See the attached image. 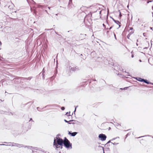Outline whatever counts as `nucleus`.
<instances>
[{
    "instance_id": "nucleus-1",
    "label": "nucleus",
    "mask_w": 153,
    "mask_h": 153,
    "mask_svg": "<svg viewBox=\"0 0 153 153\" xmlns=\"http://www.w3.org/2000/svg\"><path fill=\"white\" fill-rule=\"evenodd\" d=\"M57 140H54L53 143V146L55 149L56 150H58V149L59 148H61V149L62 148L63 144H64V142L62 138H58Z\"/></svg>"
},
{
    "instance_id": "nucleus-2",
    "label": "nucleus",
    "mask_w": 153,
    "mask_h": 153,
    "mask_svg": "<svg viewBox=\"0 0 153 153\" xmlns=\"http://www.w3.org/2000/svg\"><path fill=\"white\" fill-rule=\"evenodd\" d=\"M64 146L67 148H69L70 147L72 149V144L68 140L66 137L64 138Z\"/></svg>"
},
{
    "instance_id": "nucleus-3",
    "label": "nucleus",
    "mask_w": 153,
    "mask_h": 153,
    "mask_svg": "<svg viewBox=\"0 0 153 153\" xmlns=\"http://www.w3.org/2000/svg\"><path fill=\"white\" fill-rule=\"evenodd\" d=\"M135 79L136 80L139 81L141 82H143L146 84H151L153 85V83L149 82L147 80L142 79L140 77H137L136 78H135Z\"/></svg>"
},
{
    "instance_id": "nucleus-4",
    "label": "nucleus",
    "mask_w": 153,
    "mask_h": 153,
    "mask_svg": "<svg viewBox=\"0 0 153 153\" xmlns=\"http://www.w3.org/2000/svg\"><path fill=\"white\" fill-rule=\"evenodd\" d=\"M99 138L102 141H104L105 140L106 136L105 134H100L99 135Z\"/></svg>"
},
{
    "instance_id": "nucleus-5",
    "label": "nucleus",
    "mask_w": 153,
    "mask_h": 153,
    "mask_svg": "<svg viewBox=\"0 0 153 153\" xmlns=\"http://www.w3.org/2000/svg\"><path fill=\"white\" fill-rule=\"evenodd\" d=\"M13 146H16L19 148L24 147V146L22 144H19L14 143H13Z\"/></svg>"
},
{
    "instance_id": "nucleus-6",
    "label": "nucleus",
    "mask_w": 153,
    "mask_h": 153,
    "mask_svg": "<svg viewBox=\"0 0 153 153\" xmlns=\"http://www.w3.org/2000/svg\"><path fill=\"white\" fill-rule=\"evenodd\" d=\"M3 143H8V145H5L4 144H0V145H3V146H13V143L12 142H4Z\"/></svg>"
},
{
    "instance_id": "nucleus-7",
    "label": "nucleus",
    "mask_w": 153,
    "mask_h": 153,
    "mask_svg": "<svg viewBox=\"0 0 153 153\" xmlns=\"http://www.w3.org/2000/svg\"><path fill=\"white\" fill-rule=\"evenodd\" d=\"M70 70L71 71H76L78 70H79V68L78 67L76 66L75 67H71L70 68Z\"/></svg>"
},
{
    "instance_id": "nucleus-8",
    "label": "nucleus",
    "mask_w": 153,
    "mask_h": 153,
    "mask_svg": "<svg viewBox=\"0 0 153 153\" xmlns=\"http://www.w3.org/2000/svg\"><path fill=\"white\" fill-rule=\"evenodd\" d=\"M32 78V77H29L28 78H24L23 77H20L19 78L21 80H22L24 81L27 80H30Z\"/></svg>"
},
{
    "instance_id": "nucleus-9",
    "label": "nucleus",
    "mask_w": 153,
    "mask_h": 153,
    "mask_svg": "<svg viewBox=\"0 0 153 153\" xmlns=\"http://www.w3.org/2000/svg\"><path fill=\"white\" fill-rule=\"evenodd\" d=\"M77 134L76 132H74L73 133H71L70 132H69L68 134H70L72 136H75Z\"/></svg>"
},
{
    "instance_id": "nucleus-10",
    "label": "nucleus",
    "mask_w": 153,
    "mask_h": 153,
    "mask_svg": "<svg viewBox=\"0 0 153 153\" xmlns=\"http://www.w3.org/2000/svg\"><path fill=\"white\" fill-rule=\"evenodd\" d=\"M23 147H24L25 148H27L28 149H36V147H33L32 146H24Z\"/></svg>"
},
{
    "instance_id": "nucleus-11",
    "label": "nucleus",
    "mask_w": 153,
    "mask_h": 153,
    "mask_svg": "<svg viewBox=\"0 0 153 153\" xmlns=\"http://www.w3.org/2000/svg\"><path fill=\"white\" fill-rule=\"evenodd\" d=\"M91 55L93 57H95V56H96L95 52V51L92 52L91 53Z\"/></svg>"
},
{
    "instance_id": "nucleus-12",
    "label": "nucleus",
    "mask_w": 153,
    "mask_h": 153,
    "mask_svg": "<svg viewBox=\"0 0 153 153\" xmlns=\"http://www.w3.org/2000/svg\"><path fill=\"white\" fill-rule=\"evenodd\" d=\"M112 19L113 21L117 24L119 25L120 24V23L119 21L115 20L112 18Z\"/></svg>"
},
{
    "instance_id": "nucleus-13",
    "label": "nucleus",
    "mask_w": 153,
    "mask_h": 153,
    "mask_svg": "<svg viewBox=\"0 0 153 153\" xmlns=\"http://www.w3.org/2000/svg\"><path fill=\"white\" fill-rule=\"evenodd\" d=\"M60 135V134H57L56 135V137L54 139V140H57V139L56 138L57 137L58 138H59V136Z\"/></svg>"
},
{
    "instance_id": "nucleus-14",
    "label": "nucleus",
    "mask_w": 153,
    "mask_h": 153,
    "mask_svg": "<svg viewBox=\"0 0 153 153\" xmlns=\"http://www.w3.org/2000/svg\"><path fill=\"white\" fill-rule=\"evenodd\" d=\"M64 121L66 122V123H68L69 122H71V121H74L75 120H70L69 121H67V120H66L65 119L64 120Z\"/></svg>"
},
{
    "instance_id": "nucleus-15",
    "label": "nucleus",
    "mask_w": 153,
    "mask_h": 153,
    "mask_svg": "<svg viewBox=\"0 0 153 153\" xmlns=\"http://www.w3.org/2000/svg\"><path fill=\"white\" fill-rule=\"evenodd\" d=\"M13 4H11V5L9 6L8 7V8L9 9H11L12 8H13Z\"/></svg>"
},
{
    "instance_id": "nucleus-16",
    "label": "nucleus",
    "mask_w": 153,
    "mask_h": 153,
    "mask_svg": "<svg viewBox=\"0 0 153 153\" xmlns=\"http://www.w3.org/2000/svg\"><path fill=\"white\" fill-rule=\"evenodd\" d=\"M70 113V111L69 112H67L66 113L65 115H66L67 116H70L71 115L69 114Z\"/></svg>"
},
{
    "instance_id": "nucleus-17",
    "label": "nucleus",
    "mask_w": 153,
    "mask_h": 153,
    "mask_svg": "<svg viewBox=\"0 0 153 153\" xmlns=\"http://www.w3.org/2000/svg\"><path fill=\"white\" fill-rule=\"evenodd\" d=\"M43 6L41 5H38L37 7L38 8H42Z\"/></svg>"
},
{
    "instance_id": "nucleus-18",
    "label": "nucleus",
    "mask_w": 153,
    "mask_h": 153,
    "mask_svg": "<svg viewBox=\"0 0 153 153\" xmlns=\"http://www.w3.org/2000/svg\"><path fill=\"white\" fill-rule=\"evenodd\" d=\"M134 30H133V31H131V32H130L129 34H130V35H131L133 33H134Z\"/></svg>"
},
{
    "instance_id": "nucleus-19",
    "label": "nucleus",
    "mask_w": 153,
    "mask_h": 153,
    "mask_svg": "<svg viewBox=\"0 0 153 153\" xmlns=\"http://www.w3.org/2000/svg\"><path fill=\"white\" fill-rule=\"evenodd\" d=\"M133 51H131V57L132 58H133L134 57V54H133Z\"/></svg>"
},
{
    "instance_id": "nucleus-20",
    "label": "nucleus",
    "mask_w": 153,
    "mask_h": 153,
    "mask_svg": "<svg viewBox=\"0 0 153 153\" xmlns=\"http://www.w3.org/2000/svg\"><path fill=\"white\" fill-rule=\"evenodd\" d=\"M131 35H130V34H128L127 36V37L128 38V39H130V37L131 36Z\"/></svg>"
},
{
    "instance_id": "nucleus-21",
    "label": "nucleus",
    "mask_w": 153,
    "mask_h": 153,
    "mask_svg": "<svg viewBox=\"0 0 153 153\" xmlns=\"http://www.w3.org/2000/svg\"><path fill=\"white\" fill-rule=\"evenodd\" d=\"M128 88V87H125L124 88H121L120 89H121L126 90V89H127Z\"/></svg>"
},
{
    "instance_id": "nucleus-22",
    "label": "nucleus",
    "mask_w": 153,
    "mask_h": 153,
    "mask_svg": "<svg viewBox=\"0 0 153 153\" xmlns=\"http://www.w3.org/2000/svg\"><path fill=\"white\" fill-rule=\"evenodd\" d=\"M111 143L114 145H116L118 144V143H113L111 142Z\"/></svg>"
},
{
    "instance_id": "nucleus-23",
    "label": "nucleus",
    "mask_w": 153,
    "mask_h": 153,
    "mask_svg": "<svg viewBox=\"0 0 153 153\" xmlns=\"http://www.w3.org/2000/svg\"><path fill=\"white\" fill-rule=\"evenodd\" d=\"M61 109L62 110H64L65 109V108L64 107H61Z\"/></svg>"
},
{
    "instance_id": "nucleus-24",
    "label": "nucleus",
    "mask_w": 153,
    "mask_h": 153,
    "mask_svg": "<svg viewBox=\"0 0 153 153\" xmlns=\"http://www.w3.org/2000/svg\"><path fill=\"white\" fill-rule=\"evenodd\" d=\"M130 133H128L126 135V137H127L128 136V135H130Z\"/></svg>"
},
{
    "instance_id": "nucleus-25",
    "label": "nucleus",
    "mask_w": 153,
    "mask_h": 153,
    "mask_svg": "<svg viewBox=\"0 0 153 153\" xmlns=\"http://www.w3.org/2000/svg\"><path fill=\"white\" fill-rule=\"evenodd\" d=\"M153 1L152 0H151V1H148L147 2V3L148 4L149 3V2H152Z\"/></svg>"
},
{
    "instance_id": "nucleus-26",
    "label": "nucleus",
    "mask_w": 153,
    "mask_h": 153,
    "mask_svg": "<svg viewBox=\"0 0 153 153\" xmlns=\"http://www.w3.org/2000/svg\"><path fill=\"white\" fill-rule=\"evenodd\" d=\"M133 30V28L132 27H130V28L129 29V30Z\"/></svg>"
},
{
    "instance_id": "nucleus-27",
    "label": "nucleus",
    "mask_w": 153,
    "mask_h": 153,
    "mask_svg": "<svg viewBox=\"0 0 153 153\" xmlns=\"http://www.w3.org/2000/svg\"><path fill=\"white\" fill-rule=\"evenodd\" d=\"M111 140H109V141H108V142L107 143H106V144H108V143H110V142H111Z\"/></svg>"
},
{
    "instance_id": "nucleus-28",
    "label": "nucleus",
    "mask_w": 153,
    "mask_h": 153,
    "mask_svg": "<svg viewBox=\"0 0 153 153\" xmlns=\"http://www.w3.org/2000/svg\"><path fill=\"white\" fill-rule=\"evenodd\" d=\"M114 36L115 38V39H116V35H115V33H114Z\"/></svg>"
},
{
    "instance_id": "nucleus-29",
    "label": "nucleus",
    "mask_w": 153,
    "mask_h": 153,
    "mask_svg": "<svg viewBox=\"0 0 153 153\" xmlns=\"http://www.w3.org/2000/svg\"><path fill=\"white\" fill-rule=\"evenodd\" d=\"M76 107H75V110H74V113H75V112L76 110Z\"/></svg>"
},
{
    "instance_id": "nucleus-30",
    "label": "nucleus",
    "mask_w": 153,
    "mask_h": 153,
    "mask_svg": "<svg viewBox=\"0 0 153 153\" xmlns=\"http://www.w3.org/2000/svg\"><path fill=\"white\" fill-rule=\"evenodd\" d=\"M69 124H71V123H73V124H74V123H71L70 122H69L68 123Z\"/></svg>"
},
{
    "instance_id": "nucleus-31",
    "label": "nucleus",
    "mask_w": 153,
    "mask_h": 153,
    "mask_svg": "<svg viewBox=\"0 0 153 153\" xmlns=\"http://www.w3.org/2000/svg\"><path fill=\"white\" fill-rule=\"evenodd\" d=\"M32 120V118H30V120H29V121H30V120Z\"/></svg>"
},
{
    "instance_id": "nucleus-32",
    "label": "nucleus",
    "mask_w": 153,
    "mask_h": 153,
    "mask_svg": "<svg viewBox=\"0 0 153 153\" xmlns=\"http://www.w3.org/2000/svg\"><path fill=\"white\" fill-rule=\"evenodd\" d=\"M115 139V138H113V139H112V140H114Z\"/></svg>"
},
{
    "instance_id": "nucleus-33",
    "label": "nucleus",
    "mask_w": 153,
    "mask_h": 153,
    "mask_svg": "<svg viewBox=\"0 0 153 153\" xmlns=\"http://www.w3.org/2000/svg\"><path fill=\"white\" fill-rule=\"evenodd\" d=\"M112 27H110V28H109V30H110L111 29V28H112Z\"/></svg>"
},
{
    "instance_id": "nucleus-34",
    "label": "nucleus",
    "mask_w": 153,
    "mask_h": 153,
    "mask_svg": "<svg viewBox=\"0 0 153 153\" xmlns=\"http://www.w3.org/2000/svg\"><path fill=\"white\" fill-rule=\"evenodd\" d=\"M101 11H100V14H101Z\"/></svg>"
},
{
    "instance_id": "nucleus-35",
    "label": "nucleus",
    "mask_w": 153,
    "mask_h": 153,
    "mask_svg": "<svg viewBox=\"0 0 153 153\" xmlns=\"http://www.w3.org/2000/svg\"><path fill=\"white\" fill-rule=\"evenodd\" d=\"M34 13H36V11L35 10H34Z\"/></svg>"
},
{
    "instance_id": "nucleus-36",
    "label": "nucleus",
    "mask_w": 153,
    "mask_h": 153,
    "mask_svg": "<svg viewBox=\"0 0 153 153\" xmlns=\"http://www.w3.org/2000/svg\"><path fill=\"white\" fill-rule=\"evenodd\" d=\"M139 61L140 62H141V60L140 59V60H139Z\"/></svg>"
},
{
    "instance_id": "nucleus-37",
    "label": "nucleus",
    "mask_w": 153,
    "mask_h": 153,
    "mask_svg": "<svg viewBox=\"0 0 153 153\" xmlns=\"http://www.w3.org/2000/svg\"><path fill=\"white\" fill-rule=\"evenodd\" d=\"M136 45H137V46H138V44H137V43H136Z\"/></svg>"
},
{
    "instance_id": "nucleus-38",
    "label": "nucleus",
    "mask_w": 153,
    "mask_h": 153,
    "mask_svg": "<svg viewBox=\"0 0 153 153\" xmlns=\"http://www.w3.org/2000/svg\"><path fill=\"white\" fill-rule=\"evenodd\" d=\"M152 10H153V6H152Z\"/></svg>"
},
{
    "instance_id": "nucleus-39",
    "label": "nucleus",
    "mask_w": 153,
    "mask_h": 153,
    "mask_svg": "<svg viewBox=\"0 0 153 153\" xmlns=\"http://www.w3.org/2000/svg\"><path fill=\"white\" fill-rule=\"evenodd\" d=\"M150 29L152 30V27H150Z\"/></svg>"
},
{
    "instance_id": "nucleus-40",
    "label": "nucleus",
    "mask_w": 153,
    "mask_h": 153,
    "mask_svg": "<svg viewBox=\"0 0 153 153\" xmlns=\"http://www.w3.org/2000/svg\"><path fill=\"white\" fill-rule=\"evenodd\" d=\"M0 45H1V42H0Z\"/></svg>"
},
{
    "instance_id": "nucleus-41",
    "label": "nucleus",
    "mask_w": 153,
    "mask_h": 153,
    "mask_svg": "<svg viewBox=\"0 0 153 153\" xmlns=\"http://www.w3.org/2000/svg\"><path fill=\"white\" fill-rule=\"evenodd\" d=\"M59 153H61V152H59Z\"/></svg>"
},
{
    "instance_id": "nucleus-42",
    "label": "nucleus",
    "mask_w": 153,
    "mask_h": 153,
    "mask_svg": "<svg viewBox=\"0 0 153 153\" xmlns=\"http://www.w3.org/2000/svg\"><path fill=\"white\" fill-rule=\"evenodd\" d=\"M44 70V68L43 69V71H43Z\"/></svg>"
},
{
    "instance_id": "nucleus-43",
    "label": "nucleus",
    "mask_w": 153,
    "mask_h": 153,
    "mask_svg": "<svg viewBox=\"0 0 153 153\" xmlns=\"http://www.w3.org/2000/svg\"><path fill=\"white\" fill-rule=\"evenodd\" d=\"M120 16H121V13H120Z\"/></svg>"
},
{
    "instance_id": "nucleus-44",
    "label": "nucleus",
    "mask_w": 153,
    "mask_h": 153,
    "mask_svg": "<svg viewBox=\"0 0 153 153\" xmlns=\"http://www.w3.org/2000/svg\"><path fill=\"white\" fill-rule=\"evenodd\" d=\"M108 32H109L108 31H107V33Z\"/></svg>"
},
{
    "instance_id": "nucleus-45",
    "label": "nucleus",
    "mask_w": 153,
    "mask_h": 153,
    "mask_svg": "<svg viewBox=\"0 0 153 153\" xmlns=\"http://www.w3.org/2000/svg\"><path fill=\"white\" fill-rule=\"evenodd\" d=\"M144 34H145V33H143V35H144Z\"/></svg>"
},
{
    "instance_id": "nucleus-46",
    "label": "nucleus",
    "mask_w": 153,
    "mask_h": 153,
    "mask_svg": "<svg viewBox=\"0 0 153 153\" xmlns=\"http://www.w3.org/2000/svg\"><path fill=\"white\" fill-rule=\"evenodd\" d=\"M137 42H138V39L137 40Z\"/></svg>"
},
{
    "instance_id": "nucleus-47",
    "label": "nucleus",
    "mask_w": 153,
    "mask_h": 153,
    "mask_svg": "<svg viewBox=\"0 0 153 153\" xmlns=\"http://www.w3.org/2000/svg\"><path fill=\"white\" fill-rule=\"evenodd\" d=\"M143 137V136H142V137ZM140 137H139V138H140Z\"/></svg>"
},
{
    "instance_id": "nucleus-48",
    "label": "nucleus",
    "mask_w": 153,
    "mask_h": 153,
    "mask_svg": "<svg viewBox=\"0 0 153 153\" xmlns=\"http://www.w3.org/2000/svg\"><path fill=\"white\" fill-rule=\"evenodd\" d=\"M103 153H104V150L103 149Z\"/></svg>"
},
{
    "instance_id": "nucleus-49",
    "label": "nucleus",
    "mask_w": 153,
    "mask_h": 153,
    "mask_svg": "<svg viewBox=\"0 0 153 153\" xmlns=\"http://www.w3.org/2000/svg\"><path fill=\"white\" fill-rule=\"evenodd\" d=\"M103 26H104V24H103Z\"/></svg>"
},
{
    "instance_id": "nucleus-50",
    "label": "nucleus",
    "mask_w": 153,
    "mask_h": 153,
    "mask_svg": "<svg viewBox=\"0 0 153 153\" xmlns=\"http://www.w3.org/2000/svg\"><path fill=\"white\" fill-rule=\"evenodd\" d=\"M32 10V8H31V10Z\"/></svg>"
},
{
    "instance_id": "nucleus-51",
    "label": "nucleus",
    "mask_w": 153,
    "mask_h": 153,
    "mask_svg": "<svg viewBox=\"0 0 153 153\" xmlns=\"http://www.w3.org/2000/svg\"><path fill=\"white\" fill-rule=\"evenodd\" d=\"M15 13H16V11H15Z\"/></svg>"
},
{
    "instance_id": "nucleus-52",
    "label": "nucleus",
    "mask_w": 153,
    "mask_h": 153,
    "mask_svg": "<svg viewBox=\"0 0 153 153\" xmlns=\"http://www.w3.org/2000/svg\"><path fill=\"white\" fill-rule=\"evenodd\" d=\"M119 27H120V25H119Z\"/></svg>"
},
{
    "instance_id": "nucleus-53",
    "label": "nucleus",
    "mask_w": 153,
    "mask_h": 153,
    "mask_svg": "<svg viewBox=\"0 0 153 153\" xmlns=\"http://www.w3.org/2000/svg\"><path fill=\"white\" fill-rule=\"evenodd\" d=\"M145 48H147V47H145Z\"/></svg>"
},
{
    "instance_id": "nucleus-54",
    "label": "nucleus",
    "mask_w": 153,
    "mask_h": 153,
    "mask_svg": "<svg viewBox=\"0 0 153 153\" xmlns=\"http://www.w3.org/2000/svg\"><path fill=\"white\" fill-rule=\"evenodd\" d=\"M7 144L6 145H8V143H6Z\"/></svg>"
}]
</instances>
